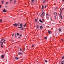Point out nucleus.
Here are the masks:
<instances>
[{
    "instance_id": "nucleus-1",
    "label": "nucleus",
    "mask_w": 64,
    "mask_h": 64,
    "mask_svg": "<svg viewBox=\"0 0 64 64\" xmlns=\"http://www.w3.org/2000/svg\"><path fill=\"white\" fill-rule=\"evenodd\" d=\"M3 39H2L0 41V43L1 44V47H2L3 48V46L2 45H3V42H2V40H3Z\"/></svg>"
},
{
    "instance_id": "nucleus-2",
    "label": "nucleus",
    "mask_w": 64,
    "mask_h": 64,
    "mask_svg": "<svg viewBox=\"0 0 64 64\" xmlns=\"http://www.w3.org/2000/svg\"><path fill=\"white\" fill-rule=\"evenodd\" d=\"M13 25L14 26V27H17V25L16 24H14Z\"/></svg>"
},
{
    "instance_id": "nucleus-3",
    "label": "nucleus",
    "mask_w": 64,
    "mask_h": 64,
    "mask_svg": "<svg viewBox=\"0 0 64 64\" xmlns=\"http://www.w3.org/2000/svg\"><path fill=\"white\" fill-rule=\"evenodd\" d=\"M3 12H7V10H5V8H4L3 10Z\"/></svg>"
},
{
    "instance_id": "nucleus-4",
    "label": "nucleus",
    "mask_w": 64,
    "mask_h": 64,
    "mask_svg": "<svg viewBox=\"0 0 64 64\" xmlns=\"http://www.w3.org/2000/svg\"><path fill=\"white\" fill-rule=\"evenodd\" d=\"M4 55H2V56H1V58H2V59H3V58H4Z\"/></svg>"
},
{
    "instance_id": "nucleus-5",
    "label": "nucleus",
    "mask_w": 64,
    "mask_h": 64,
    "mask_svg": "<svg viewBox=\"0 0 64 64\" xmlns=\"http://www.w3.org/2000/svg\"><path fill=\"white\" fill-rule=\"evenodd\" d=\"M39 21L40 22H41V23H43V22H42V20H39Z\"/></svg>"
},
{
    "instance_id": "nucleus-6",
    "label": "nucleus",
    "mask_w": 64,
    "mask_h": 64,
    "mask_svg": "<svg viewBox=\"0 0 64 64\" xmlns=\"http://www.w3.org/2000/svg\"><path fill=\"white\" fill-rule=\"evenodd\" d=\"M18 55H22V54L21 52H19L18 54Z\"/></svg>"
},
{
    "instance_id": "nucleus-7",
    "label": "nucleus",
    "mask_w": 64,
    "mask_h": 64,
    "mask_svg": "<svg viewBox=\"0 0 64 64\" xmlns=\"http://www.w3.org/2000/svg\"><path fill=\"white\" fill-rule=\"evenodd\" d=\"M58 31L59 32H61V29L60 28L58 30Z\"/></svg>"
},
{
    "instance_id": "nucleus-8",
    "label": "nucleus",
    "mask_w": 64,
    "mask_h": 64,
    "mask_svg": "<svg viewBox=\"0 0 64 64\" xmlns=\"http://www.w3.org/2000/svg\"><path fill=\"white\" fill-rule=\"evenodd\" d=\"M40 29H42L43 28V26H41L40 27Z\"/></svg>"
},
{
    "instance_id": "nucleus-9",
    "label": "nucleus",
    "mask_w": 64,
    "mask_h": 64,
    "mask_svg": "<svg viewBox=\"0 0 64 64\" xmlns=\"http://www.w3.org/2000/svg\"><path fill=\"white\" fill-rule=\"evenodd\" d=\"M0 23H2V19H1L0 20Z\"/></svg>"
},
{
    "instance_id": "nucleus-10",
    "label": "nucleus",
    "mask_w": 64,
    "mask_h": 64,
    "mask_svg": "<svg viewBox=\"0 0 64 64\" xmlns=\"http://www.w3.org/2000/svg\"><path fill=\"white\" fill-rule=\"evenodd\" d=\"M44 62H46V63H47L48 62V61H47V60H45Z\"/></svg>"
},
{
    "instance_id": "nucleus-11",
    "label": "nucleus",
    "mask_w": 64,
    "mask_h": 64,
    "mask_svg": "<svg viewBox=\"0 0 64 64\" xmlns=\"http://www.w3.org/2000/svg\"><path fill=\"white\" fill-rule=\"evenodd\" d=\"M48 32L49 34H50L51 33V31L50 30H49L48 31Z\"/></svg>"
},
{
    "instance_id": "nucleus-12",
    "label": "nucleus",
    "mask_w": 64,
    "mask_h": 64,
    "mask_svg": "<svg viewBox=\"0 0 64 64\" xmlns=\"http://www.w3.org/2000/svg\"><path fill=\"white\" fill-rule=\"evenodd\" d=\"M22 28V29H21V30H24V28H23V27H22V28Z\"/></svg>"
},
{
    "instance_id": "nucleus-13",
    "label": "nucleus",
    "mask_w": 64,
    "mask_h": 64,
    "mask_svg": "<svg viewBox=\"0 0 64 64\" xmlns=\"http://www.w3.org/2000/svg\"><path fill=\"white\" fill-rule=\"evenodd\" d=\"M15 59H16V60H18V58H17V57H16L15 58Z\"/></svg>"
},
{
    "instance_id": "nucleus-14",
    "label": "nucleus",
    "mask_w": 64,
    "mask_h": 64,
    "mask_svg": "<svg viewBox=\"0 0 64 64\" xmlns=\"http://www.w3.org/2000/svg\"><path fill=\"white\" fill-rule=\"evenodd\" d=\"M26 24H25V25H24V27H26Z\"/></svg>"
},
{
    "instance_id": "nucleus-15",
    "label": "nucleus",
    "mask_w": 64,
    "mask_h": 64,
    "mask_svg": "<svg viewBox=\"0 0 64 64\" xmlns=\"http://www.w3.org/2000/svg\"><path fill=\"white\" fill-rule=\"evenodd\" d=\"M36 28H38V29H39V26H36Z\"/></svg>"
},
{
    "instance_id": "nucleus-16",
    "label": "nucleus",
    "mask_w": 64,
    "mask_h": 64,
    "mask_svg": "<svg viewBox=\"0 0 64 64\" xmlns=\"http://www.w3.org/2000/svg\"><path fill=\"white\" fill-rule=\"evenodd\" d=\"M16 35L17 36H18V35H19V34L18 33H17V34Z\"/></svg>"
},
{
    "instance_id": "nucleus-17",
    "label": "nucleus",
    "mask_w": 64,
    "mask_h": 64,
    "mask_svg": "<svg viewBox=\"0 0 64 64\" xmlns=\"http://www.w3.org/2000/svg\"><path fill=\"white\" fill-rule=\"evenodd\" d=\"M44 12H43L42 14V15H41V16H42V15H43V14H44Z\"/></svg>"
},
{
    "instance_id": "nucleus-18",
    "label": "nucleus",
    "mask_w": 64,
    "mask_h": 64,
    "mask_svg": "<svg viewBox=\"0 0 64 64\" xmlns=\"http://www.w3.org/2000/svg\"><path fill=\"white\" fill-rule=\"evenodd\" d=\"M4 1H2V4H3V3H4Z\"/></svg>"
},
{
    "instance_id": "nucleus-19",
    "label": "nucleus",
    "mask_w": 64,
    "mask_h": 64,
    "mask_svg": "<svg viewBox=\"0 0 64 64\" xmlns=\"http://www.w3.org/2000/svg\"><path fill=\"white\" fill-rule=\"evenodd\" d=\"M46 19H47L48 20H49V18L48 17H47Z\"/></svg>"
},
{
    "instance_id": "nucleus-20",
    "label": "nucleus",
    "mask_w": 64,
    "mask_h": 64,
    "mask_svg": "<svg viewBox=\"0 0 64 64\" xmlns=\"http://www.w3.org/2000/svg\"><path fill=\"white\" fill-rule=\"evenodd\" d=\"M42 9H44V6H42Z\"/></svg>"
},
{
    "instance_id": "nucleus-21",
    "label": "nucleus",
    "mask_w": 64,
    "mask_h": 64,
    "mask_svg": "<svg viewBox=\"0 0 64 64\" xmlns=\"http://www.w3.org/2000/svg\"><path fill=\"white\" fill-rule=\"evenodd\" d=\"M2 39H3V40H2V41H6V40H4V39L3 38Z\"/></svg>"
},
{
    "instance_id": "nucleus-22",
    "label": "nucleus",
    "mask_w": 64,
    "mask_h": 64,
    "mask_svg": "<svg viewBox=\"0 0 64 64\" xmlns=\"http://www.w3.org/2000/svg\"><path fill=\"white\" fill-rule=\"evenodd\" d=\"M34 0H32V3H33V2H34Z\"/></svg>"
},
{
    "instance_id": "nucleus-23",
    "label": "nucleus",
    "mask_w": 64,
    "mask_h": 64,
    "mask_svg": "<svg viewBox=\"0 0 64 64\" xmlns=\"http://www.w3.org/2000/svg\"><path fill=\"white\" fill-rule=\"evenodd\" d=\"M22 28V27H21L20 26L18 27V28Z\"/></svg>"
},
{
    "instance_id": "nucleus-24",
    "label": "nucleus",
    "mask_w": 64,
    "mask_h": 64,
    "mask_svg": "<svg viewBox=\"0 0 64 64\" xmlns=\"http://www.w3.org/2000/svg\"><path fill=\"white\" fill-rule=\"evenodd\" d=\"M60 18L62 19L63 17H62V16H60Z\"/></svg>"
},
{
    "instance_id": "nucleus-25",
    "label": "nucleus",
    "mask_w": 64,
    "mask_h": 64,
    "mask_svg": "<svg viewBox=\"0 0 64 64\" xmlns=\"http://www.w3.org/2000/svg\"><path fill=\"white\" fill-rule=\"evenodd\" d=\"M20 27H22V25L21 24H20Z\"/></svg>"
},
{
    "instance_id": "nucleus-26",
    "label": "nucleus",
    "mask_w": 64,
    "mask_h": 64,
    "mask_svg": "<svg viewBox=\"0 0 64 64\" xmlns=\"http://www.w3.org/2000/svg\"><path fill=\"white\" fill-rule=\"evenodd\" d=\"M46 7H47V6H45V7H44V8H46Z\"/></svg>"
},
{
    "instance_id": "nucleus-27",
    "label": "nucleus",
    "mask_w": 64,
    "mask_h": 64,
    "mask_svg": "<svg viewBox=\"0 0 64 64\" xmlns=\"http://www.w3.org/2000/svg\"><path fill=\"white\" fill-rule=\"evenodd\" d=\"M15 3H16V1H14V4H15Z\"/></svg>"
},
{
    "instance_id": "nucleus-28",
    "label": "nucleus",
    "mask_w": 64,
    "mask_h": 64,
    "mask_svg": "<svg viewBox=\"0 0 64 64\" xmlns=\"http://www.w3.org/2000/svg\"><path fill=\"white\" fill-rule=\"evenodd\" d=\"M44 39H47V37H45L44 38Z\"/></svg>"
},
{
    "instance_id": "nucleus-29",
    "label": "nucleus",
    "mask_w": 64,
    "mask_h": 64,
    "mask_svg": "<svg viewBox=\"0 0 64 64\" xmlns=\"http://www.w3.org/2000/svg\"><path fill=\"white\" fill-rule=\"evenodd\" d=\"M3 42L4 43V44H5V43H6V42Z\"/></svg>"
},
{
    "instance_id": "nucleus-30",
    "label": "nucleus",
    "mask_w": 64,
    "mask_h": 64,
    "mask_svg": "<svg viewBox=\"0 0 64 64\" xmlns=\"http://www.w3.org/2000/svg\"><path fill=\"white\" fill-rule=\"evenodd\" d=\"M64 58V56H63L62 58V59H63Z\"/></svg>"
},
{
    "instance_id": "nucleus-31",
    "label": "nucleus",
    "mask_w": 64,
    "mask_h": 64,
    "mask_svg": "<svg viewBox=\"0 0 64 64\" xmlns=\"http://www.w3.org/2000/svg\"><path fill=\"white\" fill-rule=\"evenodd\" d=\"M17 24V25H19V24H20V23H18V24Z\"/></svg>"
},
{
    "instance_id": "nucleus-32",
    "label": "nucleus",
    "mask_w": 64,
    "mask_h": 64,
    "mask_svg": "<svg viewBox=\"0 0 64 64\" xmlns=\"http://www.w3.org/2000/svg\"><path fill=\"white\" fill-rule=\"evenodd\" d=\"M24 50L22 51V52H24Z\"/></svg>"
},
{
    "instance_id": "nucleus-33",
    "label": "nucleus",
    "mask_w": 64,
    "mask_h": 64,
    "mask_svg": "<svg viewBox=\"0 0 64 64\" xmlns=\"http://www.w3.org/2000/svg\"><path fill=\"white\" fill-rule=\"evenodd\" d=\"M61 40L62 41H63V40L62 38V39H61Z\"/></svg>"
},
{
    "instance_id": "nucleus-34",
    "label": "nucleus",
    "mask_w": 64,
    "mask_h": 64,
    "mask_svg": "<svg viewBox=\"0 0 64 64\" xmlns=\"http://www.w3.org/2000/svg\"><path fill=\"white\" fill-rule=\"evenodd\" d=\"M20 51H22V49H21V48H20Z\"/></svg>"
},
{
    "instance_id": "nucleus-35",
    "label": "nucleus",
    "mask_w": 64,
    "mask_h": 64,
    "mask_svg": "<svg viewBox=\"0 0 64 64\" xmlns=\"http://www.w3.org/2000/svg\"><path fill=\"white\" fill-rule=\"evenodd\" d=\"M34 47V45H33V44H32V47Z\"/></svg>"
},
{
    "instance_id": "nucleus-36",
    "label": "nucleus",
    "mask_w": 64,
    "mask_h": 64,
    "mask_svg": "<svg viewBox=\"0 0 64 64\" xmlns=\"http://www.w3.org/2000/svg\"><path fill=\"white\" fill-rule=\"evenodd\" d=\"M6 4H8V2H6Z\"/></svg>"
},
{
    "instance_id": "nucleus-37",
    "label": "nucleus",
    "mask_w": 64,
    "mask_h": 64,
    "mask_svg": "<svg viewBox=\"0 0 64 64\" xmlns=\"http://www.w3.org/2000/svg\"><path fill=\"white\" fill-rule=\"evenodd\" d=\"M35 21H37V19H35Z\"/></svg>"
},
{
    "instance_id": "nucleus-38",
    "label": "nucleus",
    "mask_w": 64,
    "mask_h": 64,
    "mask_svg": "<svg viewBox=\"0 0 64 64\" xmlns=\"http://www.w3.org/2000/svg\"><path fill=\"white\" fill-rule=\"evenodd\" d=\"M1 5H0V8H1Z\"/></svg>"
},
{
    "instance_id": "nucleus-39",
    "label": "nucleus",
    "mask_w": 64,
    "mask_h": 64,
    "mask_svg": "<svg viewBox=\"0 0 64 64\" xmlns=\"http://www.w3.org/2000/svg\"><path fill=\"white\" fill-rule=\"evenodd\" d=\"M14 34H12V36H14Z\"/></svg>"
},
{
    "instance_id": "nucleus-40",
    "label": "nucleus",
    "mask_w": 64,
    "mask_h": 64,
    "mask_svg": "<svg viewBox=\"0 0 64 64\" xmlns=\"http://www.w3.org/2000/svg\"><path fill=\"white\" fill-rule=\"evenodd\" d=\"M60 15H61V12H60Z\"/></svg>"
},
{
    "instance_id": "nucleus-41",
    "label": "nucleus",
    "mask_w": 64,
    "mask_h": 64,
    "mask_svg": "<svg viewBox=\"0 0 64 64\" xmlns=\"http://www.w3.org/2000/svg\"><path fill=\"white\" fill-rule=\"evenodd\" d=\"M55 13H56L55 12H54V15H55Z\"/></svg>"
},
{
    "instance_id": "nucleus-42",
    "label": "nucleus",
    "mask_w": 64,
    "mask_h": 64,
    "mask_svg": "<svg viewBox=\"0 0 64 64\" xmlns=\"http://www.w3.org/2000/svg\"><path fill=\"white\" fill-rule=\"evenodd\" d=\"M20 37L21 36V35L20 34Z\"/></svg>"
},
{
    "instance_id": "nucleus-43",
    "label": "nucleus",
    "mask_w": 64,
    "mask_h": 64,
    "mask_svg": "<svg viewBox=\"0 0 64 64\" xmlns=\"http://www.w3.org/2000/svg\"><path fill=\"white\" fill-rule=\"evenodd\" d=\"M20 24V25H23V24Z\"/></svg>"
},
{
    "instance_id": "nucleus-44",
    "label": "nucleus",
    "mask_w": 64,
    "mask_h": 64,
    "mask_svg": "<svg viewBox=\"0 0 64 64\" xmlns=\"http://www.w3.org/2000/svg\"><path fill=\"white\" fill-rule=\"evenodd\" d=\"M12 0H10V2H11V1H12Z\"/></svg>"
},
{
    "instance_id": "nucleus-45",
    "label": "nucleus",
    "mask_w": 64,
    "mask_h": 64,
    "mask_svg": "<svg viewBox=\"0 0 64 64\" xmlns=\"http://www.w3.org/2000/svg\"><path fill=\"white\" fill-rule=\"evenodd\" d=\"M45 16V15H44L43 16V17H44V16Z\"/></svg>"
},
{
    "instance_id": "nucleus-46",
    "label": "nucleus",
    "mask_w": 64,
    "mask_h": 64,
    "mask_svg": "<svg viewBox=\"0 0 64 64\" xmlns=\"http://www.w3.org/2000/svg\"><path fill=\"white\" fill-rule=\"evenodd\" d=\"M62 12V10H61V11L60 12H61H61Z\"/></svg>"
},
{
    "instance_id": "nucleus-47",
    "label": "nucleus",
    "mask_w": 64,
    "mask_h": 64,
    "mask_svg": "<svg viewBox=\"0 0 64 64\" xmlns=\"http://www.w3.org/2000/svg\"><path fill=\"white\" fill-rule=\"evenodd\" d=\"M46 15L47 16V15H48V14H46Z\"/></svg>"
},
{
    "instance_id": "nucleus-48",
    "label": "nucleus",
    "mask_w": 64,
    "mask_h": 64,
    "mask_svg": "<svg viewBox=\"0 0 64 64\" xmlns=\"http://www.w3.org/2000/svg\"><path fill=\"white\" fill-rule=\"evenodd\" d=\"M62 1H63V2H64V0H62Z\"/></svg>"
},
{
    "instance_id": "nucleus-49",
    "label": "nucleus",
    "mask_w": 64,
    "mask_h": 64,
    "mask_svg": "<svg viewBox=\"0 0 64 64\" xmlns=\"http://www.w3.org/2000/svg\"><path fill=\"white\" fill-rule=\"evenodd\" d=\"M42 21H43V20H44V19H42Z\"/></svg>"
},
{
    "instance_id": "nucleus-50",
    "label": "nucleus",
    "mask_w": 64,
    "mask_h": 64,
    "mask_svg": "<svg viewBox=\"0 0 64 64\" xmlns=\"http://www.w3.org/2000/svg\"><path fill=\"white\" fill-rule=\"evenodd\" d=\"M62 64H64L63 63H62Z\"/></svg>"
},
{
    "instance_id": "nucleus-51",
    "label": "nucleus",
    "mask_w": 64,
    "mask_h": 64,
    "mask_svg": "<svg viewBox=\"0 0 64 64\" xmlns=\"http://www.w3.org/2000/svg\"><path fill=\"white\" fill-rule=\"evenodd\" d=\"M51 20L52 21V19H51Z\"/></svg>"
},
{
    "instance_id": "nucleus-52",
    "label": "nucleus",
    "mask_w": 64,
    "mask_h": 64,
    "mask_svg": "<svg viewBox=\"0 0 64 64\" xmlns=\"http://www.w3.org/2000/svg\"><path fill=\"white\" fill-rule=\"evenodd\" d=\"M20 36L18 37V38H20Z\"/></svg>"
},
{
    "instance_id": "nucleus-53",
    "label": "nucleus",
    "mask_w": 64,
    "mask_h": 64,
    "mask_svg": "<svg viewBox=\"0 0 64 64\" xmlns=\"http://www.w3.org/2000/svg\"><path fill=\"white\" fill-rule=\"evenodd\" d=\"M57 14V13H56V14Z\"/></svg>"
},
{
    "instance_id": "nucleus-54",
    "label": "nucleus",
    "mask_w": 64,
    "mask_h": 64,
    "mask_svg": "<svg viewBox=\"0 0 64 64\" xmlns=\"http://www.w3.org/2000/svg\"><path fill=\"white\" fill-rule=\"evenodd\" d=\"M63 61H64V60Z\"/></svg>"
},
{
    "instance_id": "nucleus-55",
    "label": "nucleus",
    "mask_w": 64,
    "mask_h": 64,
    "mask_svg": "<svg viewBox=\"0 0 64 64\" xmlns=\"http://www.w3.org/2000/svg\"><path fill=\"white\" fill-rule=\"evenodd\" d=\"M56 16H57L56 15Z\"/></svg>"
},
{
    "instance_id": "nucleus-56",
    "label": "nucleus",
    "mask_w": 64,
    "mask_h": 64,
    "mask_svg": "<svg viewBox=\"0 0 64 64\" xmlns=\"http://www.w3.org/2000/svg\"><path fill=\"white\" fill-rule=\"evenodd\" d=\"M15 37H16V36H15Z\"/></svg>"
},
{
    "instance_id": "nucleus-57",
    "label": "nucleus",
    "mask_w": 64,
    "mask_h": 64,
    "mask_svg": "<svg viewBox=\"0 0 64 64\" xmlns=\"http://www.w3.org/2000/svg\"><path fill=\"white\" fill-rule=\"evenodd\" d=\"M64 9V8H63V9Z\"/></svg>"
}]
</instances>
